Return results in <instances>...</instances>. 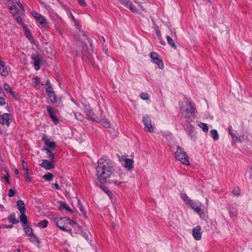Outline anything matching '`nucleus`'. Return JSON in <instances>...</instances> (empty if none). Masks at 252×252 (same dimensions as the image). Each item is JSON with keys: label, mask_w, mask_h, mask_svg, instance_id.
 Here are the masks:
<instances>
[{"label": "nucleus", "mask_w": 252, "mask_h": 252, "mask_svg": "<svg viewBox=\"0 0 252 252\" xmlns=\"http://www.w3.org/2000/svg\"><path fill=\"white\" fill-rule=\"evenodd\" d=\"M96 171L97 178L101 183L118 187H122L126 183L121 175L114 171L113 167L104 159L101 158L98 160Z\"/></svg>", "instance_id": "obj_1"}, {"label": "nucleus", "mask_w": 252, "mask_h": 252, "mask_svg": "<svg viewBox=\"0 0 252 252\" xmlns=\"http://www.w3.org/2000/svg\"><path fill=\"white\" fill-rule=\"evenodd\" d=\"M180 110L182 116L186 119H189L195 115V109L191 102L185 98L180 104Z\"/></svg>", "instance_id": "obj_2"}, {"label": "nucleus", "mask_w": 252, "mask_h": 252, "mask_svg": "<svg viewBox=\"0 0 252 252\" xmlns=\"http://www.w3.org/2000/svg\"><path fill=\"white\" fill-rule=\"evenodd\" d=\"M121 2L129 8V9L133 12L140 13L141 11H144L145 8L144 5L142 4V2L140 0H134L136 3L137 4L138 8H135L129 1V0H120Z\"/></svg>", "instance_id": "obj_3"}, {"label": "nucleus", "mask_w": 252, "mask_h": 252, "mask_svg": "<svg viewBox=\"0 0 252 252\" xmlns=\"http://www.w3.org/2000/svg\"><path fill=\"white\" fill-rule=\"evenodd\" d=\"M174 155L176 159L180 161L183 164L187 165L189 164L188 156L180 146H177V149Z\"/></svg>", "instance_id": "obj_4"}, {"label": "nucleus", "mask_w": 252, "mask_h": 252, "mask_svg": "<svg viewBox=\"0 0 252 252\" xmlns=\"http://www.w3.org/2000/svg\"><path fill=\"white\" fill-rule=\"evenodd\" d=\"M75 49L77 55H86L88 53V47L86 43L79 39L77 42Z\"/></svg>", "instance_id": "obj_5"}, {"label": "nucleus", "mask_w": 252, "mask_h": 252, "mask_svg": "<svg viewBox=\"0 0 252 252\" xmlns=\"http://www.w3.org/2000/svg\"><path fill=\"white\" fill-rule=\"evenodd\" d=\"M142 121L144 124V130L149 132H154V128L152 125V121L149 115H146L142 117Z\"/></svg>", "instance_id": "obj_6"}, {"label": "nucleus", "mask_w": 252, "mask_h": 252, "mask_svg": "<svg viewBox=\"0 0 252 252\" xmlns=\"http://www.w3.org/2000/svg\"><path fill=\"white\" fill-rule=\"evenodd\" d=\"M150 57L153 62L156 64L160 69H163L164 64L159 56L156 52H152L150 54Z\"/></svg>", "instance_id": "obj_7"}, {"label": "nucleus", "mask_w": 252, "mask_h": 252, "mask_svg": "<svg viewBox=\"0 0 252 252\" xmlns=\"http://www.w3.org/2000/svg\"><path fill=\"white\" fill-rule=\"evenodd\" d=\"M12 122V117L10 114L4 113L0 115V124L2 125L9 126Z\"/></svg>", "instance_id": "obj_8"}, {"label": "nucleus", "mask_w": 252, "mask_h": 252, "mask_svg": "<svg viewBox=\"0 0 252 252\" xmlns=\"http://www.w3.org/2000/svg\"><path fill=\"white\" fill-rule=\"evenodd\" d=\"M98 123H100L103 126L105 127H110L111 125L109 121L106 118V117L103 115L102 111H99V116L98 117V122H96Z\"/></svg>", "instance_id": "obj_9"}, {"label": "nucleus", "mask_w": 252, "mask_h": 252, "mask_svg": "<svg viewBox=\"0 0 252 252\" xmlns=\"http://www.w3.org/2000/svg\"><path fill=\"white\" fill-rule=\"evenodd\" d=\"M85 112L90 119L95 122H98V117L99 116H97L94 113L90 107H86Z\"/></svg>", "instance_id": "obj_10"}, {"label": "nucleus", "mask_w": 252, "mask_h": 252, "mask_svg": "<svg viewBox=\"0 0 252 252\" xmlns=\"http://www.w3.org/2000/svg\"><path fill=\"white\" fill-rule=\"evenodd\" d=\"M39 165L46 170H50L55 167V162L50 160L43 159Z\"/></svg>", "instance_id": "obj_11"}, {"label": "nucleus", "mask_w": 252, "mask_h": 252, "mask_svg": "<svg viewBox=\"0 0 252 252\" xmlns=\"http://www.w3.org/2000/svg\"><path fill=\"white\" fill-rule=\"evenodd\" d=\"M188 206L191 208L197 213H199L202 210V205L200 202H195L191 200Z\"/></svg>", "instance_id": "obj_12"}, {"label": "nucleus", "mask_w": 252, "mask_h": 252, "mask_svg": "<svg viewBox=\"0 0 252 252\" xmlns=\"http://www.w3.org/2000/svg\"><path fill=\"white\" fill-rule=\"evenodd\" d=\"M123 165L127 171H131L133 170L134 167V160L133 159L127 158L125 159V161Z\"/></svg>", "instance_id": "obj_13"}, {"label": "nucleus", "mask_w": 252, "mask_h": 252, "mask_svg": "<svg viewBox=\"0 0 252 252\" xmlns=\"http://www.w3.org/2000/svg\"><path fill=\"white\" fill-rule=\"evenodd\" d=\"M21 163H22V168L25 171V174L26 176V180L27 182H30L31 181V180L32 179V177L31 176H30V175L29 174L27 164L26 162L23 159H21Z\"/></svg>", "instance_id": "obj_14"}, {"label": "nucleus", "mask_w": 252, "mask_h": 252, "mask_svg": "<svg viewBox=\"0 0 252 252\" xmlns=\"http://www.w3.org/2000/svg\"><path fill=\"white\" fill-rule=\"evenodd\" d=\"M201 231V227L197 226L194 227L192 230V236L196 240H200L201 239L202 233Z\"/></svg>", "instance_id": "obj_15"}, {"label": "nucleus", "mask_w": 252, "mask_h": 252, "mask_svg": "<svg viewBox=\"0 0 252 252\" xmlns=\"http://www.w3.org/2000/svg\"><path fill=\"white\" fill-rule=\"evenodd\" d=\"M32 14L40 24H45L47 23L46 19L44 18L40 14L37 13L35 11L32 12Z\"/></svg>", "instance_id": "obj_16"}, {"label": "nucleus", "mask_w": 252, "mask_h": 252, "mask_svg": "<svg viewBox=\"0 0 252 252\" xmlns=\"http://www.w3.org/2000/svg\"><path fill=\"white\" fill-rule=\"evenodd\" d=\"M32 59L34 62V67L35 70H38L40 68L39 63L41 60L40 56L37 55H32Z\"/></svg>", "instance_id": "obj_17"}, {"label": "nucleus", "mask_w": 252, "mask_h": 252, "mask_svg": "<svg viewBox=\"0 0 252 252\" xmlns=\"http://www.w3.org/2000/svg\"><path fill=\"white\" fill-rule=\"evenodd\" d=\"M0 74L3 76H6L8 74L7 67L3 61H0Z\"/></svg>", "instance_id": "obj_18"}, {"label": "nucleus", "mask_w": 252, "mask_h": 252, "mask_svg": "<svg viewBox=\"0 0 252 252\" xmlns=\"http://www.w3.org/2000/svg\"><path fill=\"white\" fill-rule=\"evenodd\" d=\"M47 110L53 121L56 124L58 123V120L55 115V112L52 107L50 106H47Z\"/></svg>", "instance_id": "obj_19"}, {"label": "nucleus", "mask_w": 252, "mask_h": 252, "mask_svg": "<svg viewBox=\"0 0 252 252\" xmlns=\"http://www.w3.org/2000/svg\"><path fill=\"white\" fill-rule=\"evenodd\" d=\"M9 9L13 15H16L18 12V10L13 1H11L9 4Z\"/></svg>", "instance_id": "obj_20"}, {"label": "nucleus", "mask_w": 252, "mask_h": 252, "mask_svg": "<svg viewBox=\"0 0 252 252\" xmlns=\"http://www.w3.org/2000/svg\"><path fill=\"white\" fill-rule=\"evenodd\" d=\"M17 206L18 209L19 210L20 213H25L26 209H25V206H24V203L22 200H19L17 201Z\"/></svg>", "instance_id": "obj_21"}, {"label": "nucleus", "mask_w": 252, "mask_h": 252, "mask_svg": "<svg viewBox=\"0 0 252 252\" xmlns=\"http://www.w3.org/2000/svg\"><path fill=\"white\" fill-rule=\"evenodd\" d=\"M181 197L185 202V203L188 205L189 203L191 202L192 200L190 199L188 196L184 192L181 193Z\"/></svg>", "instance_id": "obj_22"}, {"label": "nucleus", "mask_w": 252, "mask_h": 252, "mask_svg": "<svg viewBox=\"0 0 252 252\" xmlns=\"http://www.w3.org/2000/svg\"><path fill=\"white\" fill-rule=\"evenodd\" d=\"M48 97H49V99L50 102L53 104H54L57 102V99L56 96L54 92L48 94Z\"/></svg>", "instance_id": "obj_23"}, {"label": "nucleus", "mask_w": 252, "mask_h": 252, "mask_svg": "<svg viewBox=\"0 0 252 252\" xmlns=\"http://www.w3.org/2000/svg\"><path fill=\"white\" fill-rule=\"evenodd\" d=\"M197 126L200 127L204 132H207L208 131V126L206 123L199 122L197 124Z\"/></svg>", "instance_id": "obj_24"}, {"label": "nucleus", "mask_w": 252, "mask_h": 252, "mask_svg": "<svg viewBox=\"0 0 252 252\" xmlns=\"http://www.w3.org/2000/svg\"><path fill=\"white\" fill-rule=\"evenodd\" d=\"M166 39L168 42V43L174 49H176L177 46L175 44L174 41L172 39V38L169 36H166Z\"/></svg>", "instance_id": "obj_25"}, {"label": "nucleus", "mask_w": 252, "mask_h": 252, "mask_svg": "<svg viewBox=\"0 0 252 252\" xmlns=\"http://www.w3.org/2000/svg\"><path fill=\"white\" fill-rule=\"evenodd\" d=\"M60 223H62V219H61L60 220H57L56 222V225L60 228L62 230L65 231L67 232H69L70 229H66L64 227V225H60Z\"/></svg>", "instance_id": "obj_26"}, {"label": "nucleus", "mask_w": 252, "mask_h": 252, "mask_svg": "<svg viewBox=\"0 0 252 252\" xmlns=\"http://www.w3.org/2000/svg\"><path fill=\"white\" fill-rule=\"evenodd\" d=\"M210 132L214 140L217 141V140H218L219 134L217 131L216 129L211 130Z\"/></svg>", "instance_id": "obj_27"}, {"label": "nucleus", "mask_w": 252, "mask_h": 252, "mask_svg": "<svg viewBox=\"0 0 252 252\" xmlns=\"http://www.w3.org/2000/svg\"><path fill=\"white\" fill-rule=\"evenodd\" d=\"M59 203H60V209H62L64 208V209H65L67 211H70L71 212H72L71 210L70 209V208L69 207H68V206L67 205V204L65 202L61 201V202H59Z\"/></svg>", "instance_id": "obj_28"}, {"label": "nucleus", "mask_w": 252, "mask_h": 252, "mask_svg": "<svg viewBox=\"0 0 252 252\" xmlns=\"http://www.w3.org/2000/svg\"><path fill=\"white\" fill-rule=\"evenodd\" d=\"M45 144L49 148H55L56 147V144L53 141H51L49 139H46L45 140Z\"/></svg>", "instance_id": "obj_29"}, {"label": "nucleus", "mask_w": 252, "mask_h": 252, "mask_svg": "<svg viewBox=\"0 0 252 252\" xmlns=\"http://www.w3.org/2000/svg\"><path fill=\"white\" fill-rule=\"evenodd\" d=\"M29 236V239L32 242H36V243L40 242V241H39L38 238L34 235V234L33 233L31 234Z\"/></svg>", "instance_id": "obj_30"}, {"label": "nucleus", "mask_w": 252, "mask_h": 252, "mask_svg": "<svg viewBox=\"0 0 252 252\" xmlns=\"http://www.w3.org/2000/svg\"><path fill=\"white\" fill-rule=\"evenodd\" d=\"M42 178L47 181H51L53 179V176L52 173L48 172L47 174L43 175Z\"/></svg>", "instance_id": "obj_31"}, {"label": "nucleus", "mask_w": 252, "mask_h": 252, "mask_svg": "<svg viewBox=\"0 0 252 252\" xmlns=\"http://www.w3.org/2000/svg\"><path fill=\"white\" fill-rule=\"evenodd\" d=\"M25 213H21L20 219L22 223H23L24 224H26L28 222V220H27V217L25 215Z\"/></svg>", "instance_id": "obj_32"}, {"label": "nucleus", "mask_w": 252, "mask_h": 252, "mask_svg": "<svg viewBox=\"0 0 252 252\" xmlns=\"http://www.w3.org/2000/svg\"><path fill=\"white\" fill-rule=\"evenodd\" d=\"M48 223V220H43L39 222L38 224V225L41 228H45L47 227Z\"/></svg>", "instance_id": "obj_33"}, {"label": "nucleus", "mask_w": 252, "mask_h": 252, "mask_svg": "<svg viewBox=\"0 0 252 252\" xmlns=\"http://www.w3.org/2000/svg\"><path fill=\"white\" fill-rule=\"evenodd\" d=\"M24 229L26 234L29 236L33 233L32 229L29 226L25 225L24 226Z\"/></svg>", "instance_id": "obj_34"}, {"label": "nucleus", "mask_w": 252, "mask_h": 252, "mask_svg": "<svg viewBox=\"0 0 252 252\" xmlns=\"http://www.w3.org/2000/svg\"><path fill=\"white\" fill-rule=\"evenodd\" d=\"M149 95L147 93H142L140 94V98L143 100H148L149 99Z\"/></svg>", "instance_id": "obj_35"}, {"label": "nucleus", "mask_w": 252, "mask_h": 252, "mask_svg": "<svg viewBox=\"0 0 252 252\" xmlns=\"http://www.w3.org/2000/svg\"><path fill=\"white\" fill-rule=\"evenodd\" d=\"M78 203L80 211L83 213V214L84 217L85 218H87V215H86V212L84 211L83 207L82 204H81L80 200H78Z\"/></svg>", "instance_id": "obj_36"}, {"label": "nucleus", "mask_w": 252, "mask_h": 252, "mask_svg": "<svg viewBox=\"0 0 252 252\" xmlns=\"http://www.w3.org/2000/svg\"><path fill=\"white\" fill-rule=\"evenodd\" d=\"M228 131L229 134L231 135L232 138L233 139L235 136V130L234 129H232V127L231 126L228 127Z\"/></svg>", "instance_id": "obj_37"}, {"label": "nucleus", "mask_w": 252, "mask_h": 252, "mask_svg": "<svg viewBox=\"0 0 252 252\" xmlns=\"http://www.w3.org/2000/svg\"><path fill=\"white\" fill-rule=\"evenodd\" d=\"M3 87H4V90L8 93L11 92L12 91L10 88V86L7 83H4L3 84Z\"/></svg>", "instance_id": "obj_38"}, {"label": "nucleus", "mask_w": 252, "mask_h": 252, "mask_svg": "<svg viewBox=\"0 0 252 252\" xmlns=\"http://www.w3.org/2000/svg\"><path fill=\"white\" fill-rule=\"evenodd\" d=\"M75 116L76 118L79 121H82L83 119V117L82 115L80 113H75Z\"/></svg>", "instance_id": "obj_39"}, {"label": "nucleus", "mask_w": 252, "mask_h": 252, "mask_svg": "<svg viewBox=\"0 0 252 252\" xmlns=\"http://www.w3.org/2000/svg\"><path fill=\"white\" fill-rule=\"evenodd\" d=\"M46 92L47 95L54 92L51 85H49V86L46 88Z\"/></svg>", "instance_id": "obj_40"}, {"label": "nucleus", "mask_w": 252, "mask_h": 252, "mask_svg": "<svg viewBox=\"0 0 252 252\" xmlns=\"http://www.w3.org/2000/svg\"><path fill=\"white\" fill-rule=\"evenodd\" d=\"M187 129L190 134L192 133L194 131V127L190 124L187 126Z\"/></svg>", "instance_id": "obj_41"}, {"label": "nucleus", "mask_w": 252, "mask_h": 252, "mask_svg": "<svg viewBox=\"0 0 252 252\" xmlns=\"http://www.w3.org/2000/svg\"><path fill=\"white\" fill-rule=\"evenodd\" d=\"M48 155L47 158H49V159L52 161H54L55 154L53 152H51L49 154H48Z\"/></svg>", "instance_id": "obj_42"}, {"label": "nucleus", "mask_w": 252, "mask_h": 252, "mask_svg": "<svg viewBox=\"0 0 252 252\" xmlns=\"http://www.w3.org/2000/svg\"><path fill=\"white\" fill-rule=\"evenodd\" d=\"M9 219L10 221L12 222L13 223H15L18 221V220H16L14 215H11L9 217Z\"/></svg>", "instance_id": "obj_43"}, {"label": "nucleus", "mask_w": 252, "mask_h": 252, "mask_svg": "<svg viewBox=\"0 0 252 252\" xmlns=\"http://www.w3.org/2000/svg\"><path fill=\"white\" fill-rule=\"evenodd\" d=\"M16 3L17 4V5L18 6H19L20 9H21V11H22V13H23L25 11L24 10V8L23 7V6L22 5V3H21V2L20 1H18L16 2Z\"/></svg>", "instance_id": "obj_44"}, {"label": "nucleus", "mask_w": 252, "mask_h": 252, "mask_svg": "<svg viewBox=\"0 0 252 252\" xmlns=\"http://www.w3.org/2000/svg\"><path fill=\"white\" fill-rule=\"evenodd\" d=\"M15 191L13 189H10L8 191V196L9 197H12L15 193Z\"/></svg>", "instance_id": "obj_45"}, {"label": "nucleus", "mask_w": 252, "mask_h": 252, "mask_svg": "<svg viewBox=\"0 0 252 252\" xmlns=\"http://www.w3.org/2000/svg\"><path fill=\"white\" fill-rule=\"evenodd\" d=\"M118 159L120 162H122L123 161H125V159H126L127 158H126L125 156H120L118 155Z\"/></svg>", "instance_id": "obj_46"}, {"label": "nucleus", "mask_w": 252, "mask_h": 252, "mask_svg": "<svg viewBox=\"0 0 252 252\" xmlns=\"http://www.w3.org/2000/svg\"><path fill=\"white\" fill-rule=\"evenodd\" d=\"M78 3L82 6H87V3L84 0H78Z\"/></svg>", "instance_id": "obj_47"}, {"label": "nucleus", "mask_w": 252, "mask_h": 252, "mask_svg": "<svg viewBox=\"0 0 252 252\" xmlns=\"http://www.w3.org/2000/svg\"><path fill=\"white\" fill-rule=\"evenodd\" d=\"M26 34L27 35V37L29 39L31 40L32 39V35H31L29 31H26Z\"/></svg>", "instance_id": "obj_48"}, {"label": "nucleus", "mask_w": 252, "mask_h": 252, "mask_svg": "<svg viewBox=\"0 0 252 252\" xmlns=\"http://www.w3.org/2000/svg\"><path fill=\"white\" fill-rule=\"evenodd\" d=\"M54 27H55V29L57 30V31H58L59 32V33L61 35H62V34H63L61 30L60 29V28L59 27V26L55 24Z\"/></svg>", "instance_id": "obj_49"}, {"label": "nucleus", "mask_w": 252, "mask_h": 252, "mask_svg": "<svg viewBox=\"0 0 252 252\" xmlns=\"http://www.w3.org/2000/svg\"><path fill=\"white\" fill-rule=\"evenodd\" d=\"M33 79H34L35 80L34 81V83L35 84V85H37V84H38L39 83V82H40V79L39 78H33Z\"/></svg>", "instance_id": "obj_50"}, {"label": "nucleus", "mask_w": 252, "mask_h": 252, "mask_svg": "<svg viewBox=\"0 0 252 252\" xmlns=\"http://www.w3.org/2000/svg\"><path fill=\"white\" fill-rule=\"evenodd\" d=\"M5 103V101L3 98H0V105H3Z\"/></svg>", "instance_id": "obj_51"}, {"label": "nucleus", "mask_w": 252, "mask_h": 252, "mask_svg": "<svg viewBox=\"0 0 252 252\" xmlns=\"http://www.w3.org/2000/svg\"><path fill=\"white\" fill-rule=\"evenodd\" d=\"M156 33H157V36H158L159 39H160L161 35L160 34V31L159 30H156Z\"/></svg>", "instance_id": "obj_52"}, {"label": "nucleus", "mask_w": 252, "mask_h": 252, "mask_svg": "<svg viewBox=\"0 0 252 252\" xmlns=\"http://www.w3.org/2000/svg\"><path fill=\"white\" fill-rule=\"evenodd\" d=\"M43 150L46 151L47 154H49L52 152L51 150L48 148H44Z\"/></svg>", "instance_id": "obj_53"}, {"label": "nucleus", "mask_w": 252, "mask_h": 252, "mask_svg": "<svg viewBox=\"0 0 252 252\" xmlns=\"http://www.w3.org/2000/svg\"><path fill=\"white\" fill-rule=\"evenodd\" d=\"M4 178L6 180V181H7V182L8 183H9V177L8 173H7V175L5 176Z\"/></svg>", "instance_id": "obj_54"}, {"label": "nucleus", "mask_w": 252, "mask_h": 252, "mask_svg": "<svg viewBox=\"0 0 252 252\" xmlns=\"http://www.w3.org/2000/svg\"><path fill=\"white\" fill-rule=\"evenodd\" d=\"M74 23V24H75V26H76V27L79 29V24L78 23V22L77 21V20H76V19H75V21H73Z\"/></svg>", "instance_id": "obj_55"}, {"label": "nucleus", "mask_w": 252, "mask_h": 252, "mask_svg": "<svg viewBox=\"0 0 252 252\" xmlns=\"http://www.w3.org/2000/svg\"><path fill=\"white\" fill-rule=\"evenodd\" d=\"M68 14H70V17L71 18V19H72L73 21H75V17H74V16L73 15V14H72V13L68 10Z\"/></svg>", "instance_id": "obj_56"}, {"label": "nucleus", "mask_w": 252, "mask_h": 252, "mask_svg": "<svg viewBox=\"0 0 252 252\" xmlns=\"http://www.w3.org/2000/svg\"><path fill=\"white\" fill-rule=\"evenodd\" d=\"M105 192H106V193L110 197H112V193L109 190H105Z\"/></svg>", "instance_id": "obj_57"}, {"label": "nucleus", "mask_w": 252, "mask_h": 252, "mask_svg": "<svg viewBox=\"0 0 252 252\" xmlns=\"http://www.w3.org/2000/svg\"><path fill=\"white\" fill-rule=\"evenodd\" d=\"M105 192H106V193L110 197H112V193L109 190H105Z\"/></svg>", "instance_id": "obj_58"}, {"label": "nucleus", "mask_w": 252, "mask_h": 252, "mask_svg": "<svg viewBox=\"0 0 252 252\" xmlns=\"http://www.w3.org/2000/svg\"><path fill=\"white\" fill-rule=\"evenodd\" d=\"M17 21L19 23H22V19L20 17H18L16 18Z\"/></svg>", "instance_id": "obj_59"}, {"label": "nucleus", "mask_w": 252, "mask_h": 252, "mask_svg": "<svg viewBox=\"0 0 252 252\" xmlns=\"http://www.w3.org/2000/svg\"><path fill=\"white\" fill-rule=\"evenodd\" d=\"M83 35L90 42V43L91 44V46H92V40H91L89 38H88L87 36H86L85 35L83 34Z\"/></svg>", "instance_id": "obj_60"}, {"label": "nucleus", "mask_w": 252, "mask_h": 252, "mask_svg": "<svg viewBox=\"0 0 252 252\" xmlns=\"http://www.w3.org/2000/svg\"><path fill=\"white\" fill-rule=\"evenodd\" d=\"M54 186H55V187L56 188V189H60V187H59V186L58 184H57V183H55V184H54Z\"/></svg>", "instance_id": "obj_61"}, {"label": "nucleus", "mask_w": 252, "mask_h": 252, "mask_svg": "<svg viewBox=\"0 0 252 252\" xmlns=\"http://www.w3.org/2000/svg\"><path fill=\"white\" fill-rule=\"evenodd\" d=\"M14 172H15V173L16 175H18V174H19V170H18V169L17 168H15Z\"/></svg>", "instance_id": "obj_62"}, {"label": "nucleus", "mask_w": 252, "mask_h": 252, "mask_svg": "<svg viewBox=\"0 0 252 252\" xmlns=\"http://www.w3.org/2000/svg\"><path fill=\"white\" fill-rule=\"evenodd\" d=\"M59 3L60 4H61V6L64 8H65V6H64V5L63 3V2H61V1H59Z\"/></svg>", "instance_id": "obj_63"}, {"label": "nucleus", "mask_w": 252, "mask_h": 252, "mask_svg": "<svg viewBox=\"0 0 252 252\" xmlns=\"http://www.w3.org/2000/svg\"><path fill=\"white\" fill-rule=\"evenodd\" d=\"M9 93H10L12 96H13L14 97H15V94L13 91H11V92H10Z\"/></svg>", "instance_id": "obj_64"}]
</instances>
